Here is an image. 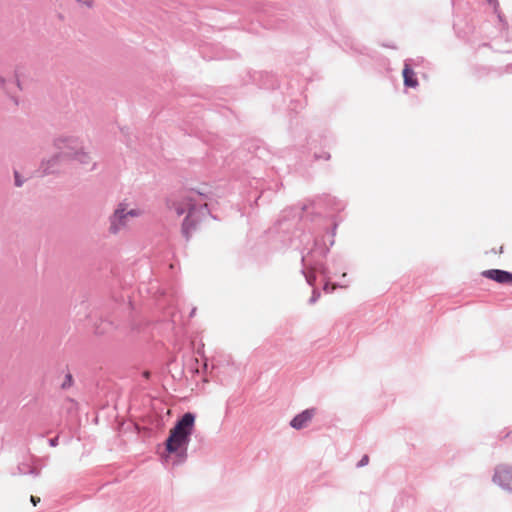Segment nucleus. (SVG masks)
I'll return each instance as SVG.
<instances>
[{
	"instance_id": "1",
	"label": "nucleus",
	"mask_w": 512,
	"mask_h": 512,
	"mask_svg": "<svg viewBox=\"0 0 512 512\" xmlns=\"http://www.w3.org/2000/svg\"><path fill=\"white\" fill-rule=\"evenodd\" d=\"M207 199V194L194 189L183 190L167 197L166 206L169 210L175 211L178 216L187 212L181 227L182 235L186 241L190 240L197 224L207 215H210Z\"/></svg>"
},
{
	"instance_id": "23",
	"label": "nucleus",
	"mask_w": 512,
	"mask_h": 512,
	"mask_svg": "<svg viewBox=\"0 0 512 512\" xmlns=\"http://www.w3.org/2000/svg\"><path fill=\"white\" fill-rule=\"evenodd\" d=\"M414 60L416 61V65L415 66H418L423 61V58L422 57H417Z\"/></svg>"
},
{
	"instance_id": "24",
	"label": "nucleus",
	"mask_w": 512,
	"mask_h": 512,
	"mask_svg": "<svg viewBox=\"0 0 512 512\" xmlns=\"http://www.w3.org/2000/svg\"><path fill=\"white\" fill-rule=\"evenodd\" d=\"M498 18L499 21L502 22L505 26L507 25V23L504 21L503 17L500 14L498 15Z\"/></svg>"
},
{
	"instance_id": "6",
	"label": "nucleus",
	"mask_w": 512,
	"mask_h": 512,
	"mask_svg": "<svg viewBox=\"0 0 512 512\" xmlns=\"http://www.w3.org/2000/svg\"><path fill=\"white\" fill-rule=\"evenodd\" d=\"M493 482L504 490L512 491V467L507 464L498 465L495 468Z\"/></svg>"
},
{
	"instance_id": "12",
	"label": "nucleus",
	"mask_w": 512,
	"mask_h": 512,
	"mask_svg": "<svg viewBox=\"0 0 512 512\" xmlns=\"http://www.w3.org/2000/svg\"><path fill=\"white\" fill-rule=\"evenodd\" d=\"M72 385H73V377H72L71 373H67L65 375V380L61 384V388L66 390V389L70 388Z\"/></svg>"
},
{
	"instance_id": "21",
	"label": "nucleus",
	"mask_w": 512,
	"mask_h": 512,
	"mask_svg": "<svg viewBox=\"0 0 512 512\" xmlns=\"http://www.w3.org/2000/svg\"><path fill=\"white\" fill-rule=\"evenodd\" d=\"M30 500H31V502H32V504H33L34 506H36V505H37V503H39V502H40V498H39V497H35V496H31V497H30Z\"/></svg>"
},
{
	"instance_id": "25",
	"label": "nucleus",
	"mask_w": 512,
	"mask_h": 512,
	"mask_svg": "<svg viewBox=\"0 0 512 512\" xmlns=\"http://www.w3.org/2000/svg\"><path fill=\"white\" fill-rule=\"evenodd\" d=\"M195 313H196V308H193V309L191 310V312H190V315H189V316H190V317H193V316L195 315Z\"/></svg>"
},
{
	"instance_id": "4",
	"label": "nucleus",
	"mask_w": 512,
	"mask_h": 512,
	"mask_svg": "<svg viewBox=\"0 0 512 512\" xmlns=\"http://www.w3.org/2000/svg\"><path fill=\"white\" fill-rule=\"evenodd\" d=\"M54 146L58 150H63L68 159L76 160L81 164L90 162L89 154L79 147L78 139L75 137H58L54 140Z\"/></svg>"
},
{
	"instance_id": "3",
	"label": "nucleus",
	"mask_w": 512,
	"mask_h": 512,
	"mask_svg": "<svg viewBox=\"0 0 512 512\" xmlns=\"http://www.w3.org/2000/svg\"><path fill=\"white\" fill-rule=\"evenodd\" d=\"M196 416L192 412L184 413L170 430L165 441L168 457L174 455L173 464H181L187 459V448L194 430Z\"/></svg>"
},
{
	"instance_id": "11",
	"label": "nucleus",
	"mask_w": 512,
	"mask_h": 512,
	"mask_svg": "<svg viewBox=\"0 0 512 512\" xmlns=\"http://www.w3.org/2000/svg\"><path fill=\"white\" fill-rule=\"evenodd\" d=\"M17 470H18V473L22 474V475L30 474L33 477H38L40 475V469L32 466L29 463H20L17 466Z\"/></svg>"
},
{
	"instance_id": "10",
	"label": "nucleus",
	"mask_w": 512,
	"mask_h": 512,
	"mask_svg": "<svg viewBox=\"0 0 512 512\" xmlns=\"http://www.w3.org/2000/svg\"><path fill=\"white\" fill-rule=\"evenodd\" d=\"M315 413V408H310L302 411L290 421V426L296 430L305 428L307 424L312 420Z\"/></svg>"
},
{
	"instance_id": "22",
	"label": "nucleus",
	"mask_w": 512,
	"mask_h": 512,
	"mask_svg": "<svg viewBox=\"0 0 512 512\" xmlns=\"http://www.w3.org/2000/svg\"><path fill=\"white\" fill-rule=\"evenodd\" d=\"M15 86L18 90H21V86H20V81H19V78H18V74L16 73V82H15Z\"/></svg>"
},
{
	"instance_id": "9",
	"label": "nucleus",
	"mask_w": 512,
	"mask_h": 512,
	"mask_svg": "<svg viewBox=\"0 0 512 512\" xmlns=\"http://www.w3.org/2000/svg\"><path fill=\"white\" fill-rule=\"evenodd\" d=\"M481 275L499 284H512V272L506 270L489 269L483 271Z\"/></svg>"
},
{
	"instance_id": "20",
	"label": "nucleus",
	"mask_w": 512,
	"mask_h": 512,
	"mask_svg": "<svg viewBox=\"0 0 512 512\" xmlns=\"http://www.w3.org/2000/svg\"><path fill=\"white\" fill-rule=\"evenodd\" d=\"M77 1L85 4L87 7H92V4H93L92 0H77Z\"/></svg>"
},
{
	"instance_id": "14",
	"label": "nucleus",
	"mask_w": 512,
	"mask_h": 512,
	"mask_svg": "<svg viewBox=\"0 0 512 512\" xmlns=\"http://www.w3.org/2000/svg\"><path fill=\"white\" fill-rule=\"evenodd\" d=\"M125 214H127V218L138 217L141 215V211L139 209L127 210V208L125 207Z\"/></svg>"
},
{
	"instance_id": "17",
	"label": "nucleus",
	"mask_w": 512,
	"mask_h": 512,
	"mask_svg": "<svg viewBox=\"0 0 512 512\" xmlns=\"http://www.w3.org/2000/svg\"><path fill=\"white\" fill-rule=\"evenodd\" d=\"M369 462V457L367 455H364L361 460L358 462L357 467H363L367 465Z\"/></svg>"
},
{
	"instance_id": "19",
	"label": "nucleus",
	"mask_w": 512,
	"mask_h": 512,
	"mask_svg": "<svg viewBox=\"0 0 512 512\" xmlns=\"http://www.w3.org/2000/svg\"><path fill=\"white\" fill-rule=\"evenodd\" d=\"M49 444L50 446L55 447L58 444V437H53L49 439Z\"/></svg>"
},
{
	"instance_id": "28",
	"label": "nucleus",
	"mask_w": 512,
	"mask_h": 512,
	"mask_svg": "<svg viewBox=\"0 0 512 512\" xmlns=\"http://www.w3.org/2000/svg\"><path fill=\"white\" fill-rule=\"evenodd\" d=\"M1 83H2V87H3V86H5V81H4V79H3V78H2V80H1Z\"/></svg>"
},
{
	"instance_id": "15",
	"label": "nucleus",
	"mask_w": 512,
	"mask_h": 512,
	"mask_svg": "<svg viewBox=\"0 0 512 512\" xmlns=\"http://www.w3.org/2000/svg\"><path fill=\"white\" fill-rule=\"evenodd\" d=\"M7 99L12 103L13 106H18V99L14 93L7 92Z\"/></svg>"
},
{
	"instance_id": "7",
	"label": "nucleus",
	"mask_w": 512,
	"mask_h": 512,
	"mask_svg": "<svg viewBox=\"0 0 512 512\" xmlns=\"http://www.w3.org/2000/svg\"><path fill=\"white\" fill-rule=\"evenodd\" d=\"M66 159L65 153L63 150H60L59 153L53 155L51 158L47 160H43L40 165V171L42 175L53 174L58 171L60 162Z\"/></svg>"
},
{
	"instance_id": "18",
	"label": "nucleus",
	"mask_w": 512,
	"mask_h": 512,
	"mask_svg": "<svg viewBox=\"0 0 512 512\" xmlns=\"http://www.w3.org/2000/svg\"><path fill=\"white\" fill-rule=\"evenodd\" d=\"M315 157L317 159L329 160L330 159V154L329 153H323L322 155H315Z\"/></svg>"
},
{
	"instance_id": "2",
	"label": "nucleus",
	"mask_w": 512,
	"mask_h": 512,
	"mask_svg": "<svg viewBox=\"0 0 512 512\" xmlns=\"http://www.w3.org/2000/svg\"><path fill=\"white\" fill-rule=\"evenodd\" d=\"M306 241L307 243L302 250V270L301 273L304 275L306 282L310 286H314L316 281L315 273L318 272L325 280L323 290L325 292H331L338 287L336 283H331V271L323 262L329 252V247L325 245L323 239L314 237L310 233H303L301 235V242Z\"/></svg>"
},
{
	"instance_id": "13",
	"label": "nucleus",
	"mask_w": 512,
	"mask_h": 512,
	"mask_svg": "<svg viewBox=\"0 0 512 512\" xmlns=\"http://www.w3.org/2000/svg\"><path fill=\"white\" fill-rule=\"evenodd\" d=\"M320 295L321 294H320L319 290L314 288L312 291V295L309 299V304H311V305L315 304L318 301V299L320 298Z\"/></svg>"
},
{
	"instance_id": "8",
	"label": "nucleus",
	"mask_w": 512,
	"mask_h": 512,
	"mask_svg": "<svg viewBox=\"0 0 512 512\" xmlns=\"http://www.w3.org/2000/svg\"><path fill=\"white\" fill-rule=\"evenodd\" d=\"M412 65H416V61L412 58L404 61V68L402 71L404 86L408 88H416L419 83Z\"/></svg>"
},
{
	"instance_id": "26",
	"label": "nucleus",
	"mask_w": 512,
	"mask_h": 512,
	"mask_svg": "<svg viewBox=\"0 0 512 512\" xmlns=\"http://www.w3.org/2000/svg\"><path fill=\"white\" fill-rule=\"evenodd\" d=\"M507 71L512 72V63L507 66Z\"/></svg>"
},
{
	"instance_id": "29",
	"label": "nucleus",
	"mask_w": 512,
	"mask_h": 512,
	"mask_svg": "<svg viewBox=\"0 0 512 512\" xmlns=\"http://www.w3.org/2000/svg\"><path fill=\"white\" fill-rule=\"evenodd\" d=\"M489 2H492L493 0H488Z\"/></svg>"
},
{
	"instance_id": "16",
	"label": "nucleus",
	"mask_w": 512,
	"mask_h": 512,
	"mask_svg": "<svg viewBox=\"0 0 512 512\" xmlns=\"http://www.w3.org/2000/svg\"><path fill=\"white\" fill-rule=\"evenodd\" d=\"M14 178H15V186L21 187L24 183V179L21 178L20 174L17 171L14 172Z\"/></svg>"
},
{
	"instance_id": "27",
	"label": "nucleus",
	"mask_w": 512,
	"mask_h": 512,
	"mask_svg": "<svg viewBox=\"0 0 512 512\" xmlns=\"http://www.w3.org/2000/svg\"><path fill=\"white\" fill-rule=\"evenodd\" d=\"M143 375H144V377L149 378L150 373L146 371V372H144V374H143Z\"/></svg>"
},
{
	"instance_id": "5",
	"label": "nucleus",
	"mask_w": 512,
	"mask_h": 512,
	"mask_svg": "<svg viewBox=\"0 0 512 512\" xmlns=\"http://www.w3.org/2000/svg\"><path fill=\"white\" fill-rule=\"evenodd\" d=\"M129 218L125 214V203L118 204L113 214L109 217V232L111 234H118L120 231L127 227Z\"/></svg>"
}]
</instances>
